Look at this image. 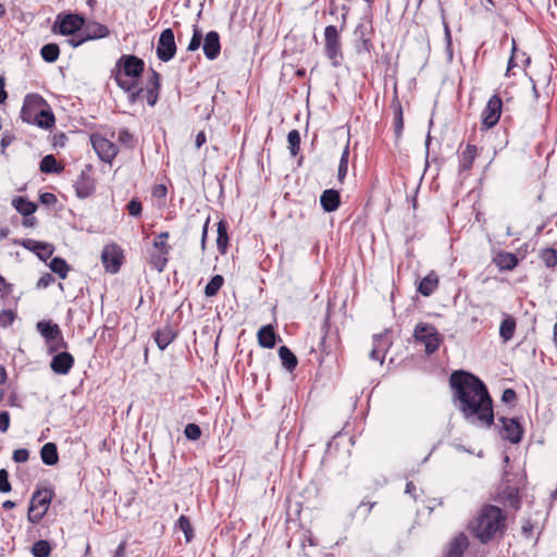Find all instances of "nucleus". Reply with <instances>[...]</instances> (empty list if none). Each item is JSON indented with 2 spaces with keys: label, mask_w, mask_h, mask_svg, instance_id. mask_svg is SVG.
<instances>
[{
  "label": "nucleus",
  "mask_w": 557,
  "mask_h": 557,
  "mask_svg": "<svg viewBox=\"0 0 557 557\" xmlns=\"http://www.w3.org/2000/svg\"><path fill=\"white\" fill-rule=\"evenodd\" d=\"M454 406L472 425L491 428L494 424L493 399L485 383L475 374L456 370L449 376Z\"/></svg>",
  "instance_id": "obj_1"
},
{
  "label": "nucleus",
  "mask_w": 557,
  "mask_h": 557,
  "mask_svg": "<svg viewBox=\"0 0 557 557\" xmlns=\"http://www.w3.org/2000/svg\"><path fill=\"white\" fill-rule=\"evenodd\" d=\"M506 515L495 505H484L471 529L474 536L482 544H487L495 539L497 533H503L506 529Z\"/></svg>",
  "instance_id": "obj_2"
},
{
  "label": "nucleus",
  "mask_w": 557,
  "mask_h": 557,
  "mask_svg": "<svg viewBox=\"0 0 557 557\" xmlns=\"http://www.w3.org/2000/svg\"><path fill=\"white\" fill-rule=\"evenodd\" d=\"M145 70L143 59L134 54H123L112 69V76L116 85L124 91H131L138 86V79Z\"/></svg>",
  "instance_id": "obj_3"
},
{
  "label": "nucleus",
  "mask_w": 557,
  "mask_h": 557,
  "mask_svg": "<svg viewBox=\"0 0 557 557\" xmlns=\"http://www.w3.org/2000/svg\"><path fill=\"white\" fill-rule=\"evenodd\" d=\"M417 343L424 345V351L428 356L433 355L443 342V336L433 324L419 322L412 334Z\"/></svg>",
  "instance_id": "obj_4"
},
{
  "label": "nucleus",
  "mask_w": 557,
  "mask_h": 557,
  "mask_svg": "<svg viewBox=\"0 0 557 557\" xmlns=\"http://www.w3.org/2000/svg\"><path fill=\"white\" fill-rule=\"evenodd\" d=\"M53 497L51 488L36 490L30 498L28 507V521L33 524L39 523L48 511Z\"/></svg>",
  "instance_id": "obj_5"
},
{
  "label": "nucleus",
  "mask_w": 557,
  "mask_h": 557,
  "mask_svg": "<svg viewBox=\"0 0 557 557\" xmlns=\"http://www.w3.org/2000/svg\"><path fill=\"white\" fill-rule=\"evenodd\" d=\"M85 26V16L81 13L62 12L55 17L52 25V32L62 36L74 35L82 32Z\"/></svg>",
  "instance_id": "obj_6"
},
{
  "label": "nucleus",
  "mask_w": 557,
  "mask_h": 557,
  "mask_svg": "<svg viewBox=\"0 0 557 557\" xmlns=\"http://www.w3.org/2000/svg\"><path fill=\"white\" fill-rule=\"evenodd\" d=\"M36 329L49 344L50 354L67 348V342H65L58 324L42 320L36 324Z\"/></svg>",
  "instance_id": "obj_7"
},
{
  "label": "nucleus",
  "mask_w": 557,
  "mask_h": 557,
  "mask_svg": "<svg viewBox=\"0 0 557 557\" xmlns=\"http://www.w3.org/2000/svg\"><path fill=\"white\" fill-rule=\"evenodd\" d=\"M325 55L330 59L333 66L337 67L342 64L343 52L339 39V33L335 25H329L324 28Z\"/></svg>",
  "instance_id": "obj_8"
},
{
  "label": "nucleus",
  "mask_w": 557,
  "mask_h": 557,
  "mask_svg": "<svg viewBox=\"0 0 557 557\" xmlns=\"http://www.w3.org/2000/svg\"><path fill=\"white\" fill-rule=\"evenodd\" d=\"M503 109V100L498 95H493L481 113V125L483 129L493 128L499 121Z\"/></svg>",
  "instance_id": "obj_9"
},
{
  "label": "nucleus",
  "mask_w": 557,
  "mask_h": 557,
  "mask_svg": "<svg viewBox=\"0 0 557 557\" xmlns=\"http://www.w3.org/2000/svg\"><path fill=\"white\" fill-rule=\"evenodd\" d=\"M90 141L99 159L106 163H111L119 153V147L102 135L92 134Z\"/></svg>",
  "instance_id": "obj_10"
},
{
  "label": "nucleus",
  "mask_w": 557,
  "mask_h": 557,
  "mask_svg": "<svg viewBox=\"0 0 557 557\" xmlns=\"http://www.w3.org/2000/svg\"><path fill=\"white\" fill-rule=\"evenodd\" d=\"M156 52L158 59L162 62H169L175 57L176 44L172 28H165L161 32Z\"/></svg>",
  "instance_id": "obj_11"
},
{
  "label": "nucleus",
  "mask_w": 557,
  "mask_h": 557,
  "mask_svg": "<svg viewBox=\"0 0 557 557\" xmlns=\"http://www.w3.org/2000/svg\"><path fill=\"white\" fill-rule=\"evenodd\" d=\"M498 420L503 425L499 434L504 440L511 444H518L522 441L524 430L518 418L500 417Z\"/></svg>",
  "instance_id": "obj_12"
},
{
  "label": "nucleus",
  "mask_w": 557,
  "mask_h": 557,
  "mask_svg": "<svg viewBox=\"0 0 557 557\" xmlns=\"http://www.w3.org/2000/svg\"><path fill=\"white\" fill-rule=\"evenodd\" d=\"M90 172L91 166L86 165L74 183L75 193L79 199L90 197L96 190V181L91 176Z\"/></svg>",
  "instance_id": "obj_13"
},
{
  "label": "nucleus",
  "mask_w": 557,
  "mask_h": 557,
  "mask_svg": "<svg viewBox=\"0 0 557 557\" xmlns=\"http://www.w3.org/2000/svg\"><path fill=\"white\" fill-rule=\"evenodd\" d=\"M372 25L358 24L355 28V50L358 54L368 53L370 54L373 50V44L371 39Z\"/></svg>",
  "instance_id": "obj_14"
},
{
  "label": "nucleus",
  "mask_w": 557,
  "mask_h": 557,
  "mask_svg": "<svg viewBox=\"0 0 557 557\" xmlns=\"http://www.w3.org/2000/svg\"><path fill=\"white\" fill-rule=\"evenodd\" d=\"M46 99L39 94H27L24 98L20 116L23 122L29 124L32 117L36 115L41 108H45Z\"/></svg>",
  "instance_id": "obj_15"
},
{
  "label": "nucleus",
  "mask_w": 557,
  "mask_h": 557,
  "mask_svg": "<svg viewBox=\"0 0 557 557\" xmlns=\"http://www.w3.org/2000/svg\"><path fill=\"white\" fill-rule=\"evenodd\" d=\"M106 270L112 274L117 273L122 265L123 253L115 245L106 246L101 253Z\"/></svg>",
  "instance_id": "obj_16"
},
{
  "label": "nucleus",
  "mask_w": 557,
  "mask_h": 557,
  "mask_svg": "<svg viewBox=\"0 0 557 557\" xmlns=\"http://www.w3.org/2000/svg\"><path fill=\"white\" fill-rule=\"evenodd\" d=\"M52 354L53 356L50 361L51 370L59 375L69 374L74 366V357L65 350L61 351V349Z\"/></svg>",
  "instance_id": "obj_17"
},
{
  "label": "nucleus",
  "mask_w": 557,
  "mask_h": 557,
  "mask_svg": "<svg viewBox=\"0 0 557 557\" xmlns=\"http://www.w3.org/2000/svg\"><path fill=\"white\" fill-rule=\"evenodd\" d=\"M496 500L508 505L509 507L518 510L521 507V498L519 496V488L509 484H504L497 494Z\"/></svg>",
  "instance_id": "obj_18"
},
{
  "label": "nucleus",
  "mask_w": 557,
  "mask_h": 557,
  "mask_svg": "<svg viewBox=\"0 0 557 557\" xmlns=\"http://www.w3.org/2000/svg\"><path fill=\"white\" fill-rule=\"evenodd\" d=\"M21 245L25 249L34 252L42 261H47L49 258H51L54 251L53 245L29 238L23 239Z\"/></svg>",
  "instance_id": "obj_19"
},
{
  "label": "nucleus",
  "mask_w": 557,
  "mask_h": 557,
  "mask_svg": "<svg viewBox=\"0 0 557 557\" xmlns=\"http://www.w3.org/2000/svg\"><path fill=\"white\" fill-rule=\"evenodd\" d=\"M202 50L206 58L210 61L215 60L221 52L220 35L215 30H210L206 34L202 45Z\"/></svg>",
  "instance_id": "obj_20"
},
{
  "label": "nucleus",
  "mask_w": 557,
  "mask_h": 557,
  "mask_svg": "<svg viewBox=\"0 0 557 557\" xmlns=\"http://www.w3.org/2000/svg\"><path fill=\"white\" fill-rule=\"evenodd\" d=\"M82 33L84 34L85 39L89 41L108 37L110 35V29L107 25L99 22L85 20V26L82 27Z\"/></svg>",
  "instance_id": "obj_21"
},
{
  "label": "nucleus",
  "mask_w": 557,
  "mask_h": 557,
  "mask_svg": "<svg viewBox=\"0 0 557 557\" xmlns=\"http://www.w3.org/2000/svg\"><path fill=\"white\" fill-rule=\"evenodd\" d=\"M151 76L146 84V99L150 107H154L159 99V92L161 89V76L160 74L150 69Z\"/></svg>",
  "instance_id": "obj_22"
},
{
  "label": "nucleus",
  "mask_w": 557,
  "mask_h": 557,
  "mask_svg": "<svg viewBox=\"0 0 557 557\" xmlns=\"http://www.w3.org/2000/svg\"><path fill=\"white\" fill-rule=\"evenodd\" d=\"M177 336L176 331L171 323H166L162 327L158 329L153 338L160 350H164Z\"/></svg>",
  "instance_id": "obj_23"
},
{
  "label": "nucleus",
  "mask_w": 557,
  "mask_h": 557,
  "mask_svg": "<svg viewBox=\"0 0 557 557\" xmlns=\"http://www.w3.org/2000/svg\"><path fill=\"white\" fill-rule=\"evenodd\" d=\"M32 119L33 120L29 124L36 125L44 129L53 127L55 123L53 111L48 102L45 104V108H41L40 111H38Z\"/></svg>",
  "instance_id": "obj_24"
},
{
  "label": "nucleus",
  "mask_w": 557,
  "mask_h": 557,
  "mask_svg": "<svg viewBox=\"0 0 557 557\" xmlns=\"http://www.w3.org/2000/svg\"><path fill=\"white\" fill-rule=\"evenodd\" d=\"M320 205L327 212L336 211L341 206V194L334 188L325 189L320 196Z\"/></svg>",
  "instance_id": "obj_25"
},
{
  "label": "nucleus",
  "mask_w": 557,
  "mask_h": 557,
  "mask_svg": "<svg viewBox=\"0 0 557 557\" xmlns=\"http://www.w3.org/2000/svg\"><path fill=\"white\" fill-rule=\"evenodd\" d=\"M387 350V338L384 334L373 335V348L369 354L370 359L379 361L381 364L384 361Z\"/></svg>",
  "instance_id": "obj_26"
},
{
  "label": "nucleus",
  "mask_w": 557,
  "mask_h": 557,
  "mask_svg": "<svg viewBox=\"0 0 557 557\" xmlns=\"http://www.w3.org/2000/svg\"><path fill=\"white\" fill-rule=\"evenodd\" d=\"M391 107L394 112V121H393L394 134H395L396 141H398L400 139V137L403 135V131H404V114H403L401 103H400L397 95L393 98Z\"/></svg>",
  "instance_id": "obj_27"
},
{
  "label": "nucleus",
  "mask_w": 557,
  "mask_h": 557,
  "mask_svg": "<svg viewBox=\"0 0 557 557\" xmlns=\"http://www.w3.org/2000/svg\"><path fill=\"white\" fill-rule=\"evenodd\" d=\"M469 545L468 537L465 533H459L449 543L446 557H462Z\"/></svg>",
  "instance_id": "obj_28"
},
{
  "label": "nucleus",
  "mask_w": 557,
  "mask_h": 557,
  "mask_svg": "<svg viewBox=\"0 0 557 557\" xmlns=\"http://www.w3.org/2000/svg\"><path fill=\"white\" fill-rule=\"evenodd\" d=\"M257 336L259 345L263 348H273L276 345V341L280 339L271 324L260 327Z\"/></svg>",
  "instance_id": "obj_29"
},
{
  "label": "nucleus",
  "mask_w": 557,
  "mask_h": 557,
  "mask_svg": "<svg viewBox=\"0 0 557 557\" xmlns=\"http://www.w3.org/2000/svg\"><path fill=\"white\" fill-rule=\"evenodd\" d=\"M496 265L502 271H511L518 265V257L512 252L502 251L494 258Z\"/></svg>",
  "instance_id": "obj_30"
},
{
  "label": "nucleus",
  "mask_w": 557,
  "mask_h": 557,
  "mask_svg": "<svg viewBox=\"0 0 557 557\" xmlns=\"http://www.w3.org/2000/svg\"><path fill=\"white\" fill-rule=\"evenodd\" d=\"M438 286V276L435 274V272L429 273L426 276H424L418 285V292L424 296L429 297L431 296L435 289Z\"/></svg>",
  "instance_id": "obj_31"
},
{
  "label": "nucleus",
  "mask_w": 557,
  "mask_h": 557,
  "mask_svg": "<svg viewBox=\"0 0 557 557\" xmlns=\"http://www.w3.org/2000/svg\"><path fill=\"white\" fill-rule=\"evenodd\" d=\"M478 148L475 145L468 144L465 150L459 156V171L465 172L469 171L476 157Z\"/></svg>",
  "instance_id": "obj_32"
},
{
  "label": "nucleus",
  "mask_w": 557,
  "mask_h": 557,
  "mask_svg": "<svg viewBox=\"0 0 557 557\" xmlns=\"http://www.w3.org/2000/svg\"><path fill=\"white\" fill-rule=\"evenodd\" d=\"M13 208L23 216L27 218L36 212L37 205L30 200H28L26 197H15L12 200Z\"/></svg>",
  "instance_id": "obj_33"
},
{
  "label": "nucleus",
  "mask_w": 557,
  "mask_h": 557,
  "mask_svg": "<svg viewBox=\"0 0 557 557\" xmlns=\"http://www.w3.org/2000/svg\"><path fill=\"white\" fill-rule=\"evenodd\" d=\"M41 461L46 466H54L59 462L58 447L54 443L48 442L40 449Z\"/></svg>",
  "instance_id": "obj_34"
},
{
  "label": "nucleus",
  "mask_w": 557,
  "mask_h": 557,
  "mask_svg": "<svg viewBox=\"0 0 557 557\" xmlns=\"http://www.w3.org/2000/svg\"><path fill=\"white\" fill-rule=\"evenodd\" d=\"M516 326V319L512 315L505 314V318L499 326V336L504 343L509 342L513 337Z\"/></svg>",
  "instance_id": "obj_35"
},
{
  "label": "nucleus",
  "mask_w": 557,
  "mask_h": 557,
  "mask_svg": "<svg viewBox=\"0 0 557 557\" xmlns=\"http://www.w3.org/2000/svg\"><path fill=\"white\" fill-rule=\"evenodd\" d=\"M228 225L225 220H221L218 222V236H216V248L221 255H224L227 251L228 247Z\"/></svg>",
  "instance_id": "obj_36"
},
{
  "label": "nucleus",
  "mask_w": 557,
  "mask_h": 557,
  "mask_svg": "<svg viewBox=\"0 0 557 557\" xmlns=\"http://www.w3.org/2000/svg\"><path fill=\"white\" fill-rule=\"evenodd\" d=\"M278 357L282 362V366L287 371L293 372L296 369L298 364L297 357L287 346H281L278 348Z\"/></svg>",
  "instance_id": "obj_37"
},
{
  "label": "nucleus",
  "mask_w": 557,
  "mask_h": 557,
  "mask_svg": "<svg viewBox=\"0 0 557 557\" xmlns=\"http://www.w3.org/2000/svg\"><path fill=\"white\" fill-rule=\"evenodd\" d=\"M39 170L46 174H59L63 171V166L58 163L53 154H47L41 159Z\"/></svg>",
  "instance_id": "obj_38"
},
{
  "label": "nucleus",
  "mask_w": 557,
  "mask_h": 557,
  "mask_svg": "<svg viewBox=\"0 0 557 557\" xmlns=\"http://www.w3.org/2000/svg\"><path fill=\"white\" fill-rule=\"evenodd\" d=\"M50 270L57 274L60 278L64 280L67 276V273L70 271V265L65 261V259L61 257H53L50 259L49 262Z\"/></svg>",
  "instance_id": "obj_39"
},
{
  "label": "nucleus",
  "mask_w": 557,
  "mask_h": 557,
  "mask_svg": "<svg viewBox=\"0 0 557 557\" xmlns=\"http://www.w3.org/2000/svg\"><path fill=\"white\" fill-rule=\"evenodd\" d=\"M169 250H157L151 252L150 255V264L153 269H156L159 273L163 272L169 261L168 255Z\"/></svg>",
  "instance_id": "obj_40"
},
{
  "label": "nucleus",
  "mask_w": 557,
  "mask_h": 557,
  "mask_svg": "<svg viewBox=\"0 0 557 557\" xmlns=\"http://www.w3.org/2000/svg\"><path fill=\"white\" fill-rule=\"evenodd\" d=\"M40 55L46 62L53 63L59 59L60 48L54 42L46 44L40 49Z\"/></svg>",
  "instance_id": "obj_41"
},
{
  "label": "nucleus",
  "mask_w": 557,
  "mask_h": 557,
  "mask_svg": "<svg viewBox=\"0 0 557 557\" xmlns=\"http://www.w3.org/2000/svg\"><path fill=\"white\" fill-rule=\"evenodd\" d=\"M349 145L347 144L342 151L339 164L337 169V181L343 184L348 172V160H349Z\"/></svg>",
  "instance_id": "obj_42"
},
{
  "label": "nucleus",
  "mask_w": 557,
  "mask_h": 557,
  "mask_svg": "<svg viewBox=\"0 0 557 557\" xmlns=\"http://www.w3.org/2000/svg\"><path fill=\"white\" fill-rule=\"evenodd\" d=\"M224 284V277L216 274L211 277L205 287V295L207 297H214Z\"/></svg>",
  "instance_id": "obj_43"
},
{
  "label": "nucleus",
  "mask_w": 557,
  "mask_h": 557,
  "mask_svg": "<svg viewBox=\"0 0 557 557\" xmlns=\"http://www.w3.org/2000/svg\"><path fill=\"white\" fill-rule=\"evenodd\" d=\"M32 554L34 557H49L51 554L50 543L46 540L35 542L32 547Z\"/></svg>",
  "instance_id": "obj_44"
},
{
  "label": "nucleus",
  "mask_w": 557,
  "mask_h": 557,
  "mask_svg": "<svg viewBox=\"0 0 557 557\" xmlns=\"http://www.w3.org/2000/svg\"><path fill=\"white\" fill-rule=\"evenodd\" d=\"M288 149L293 157H296L300 151V133L297 129H292L287 135Z\"/></svg>",
  "instance_id": "obj_45"
},
{
  "label": "nucleus",
  "mask_w": 557,
  "mask_h": 557,
  "mask_svg": "<svg viewBox=\"0 0 557 557\" xmlns=\"http://www.w3.org/2000/svg\"><path fill=\"white\" fill-rule=\"evenodd\" d=\"M540 258L547 268H555L557 265V250L554 248L542 249Z\"/></svg>",
  "instance_id": "obj_46"
},
{
  "label": "nucleus",
  "mask_w": 557,
  "mask_h": 557,
  "mask_svg": "<svg viewBox=\"0 0 557 557\" xmlns=\"http://www.w3.org/2000/svg\"><path fill=\"white\" fill-rule=\"evenodd\" d=\"M177 527L184 533L186 542L189 543L194 537V530L188 517L182 515L177 520Z\"/></svg>",
  "instance_id": "obj_47"
},
{
  "label": "nucleus",
  "mask_w": 557,
  "mask_h": 557,
  "mask_svg": "<svg viewBox=\"0 0 557 557\" xmlns=\"http://www.w3.org/2000/svg\"><path fill=\"white\" fill-rule=\"evenodd\" d=\"M117 140L131 149H133L137 143L135 136L127 128H122L119 131Z\"/></svg>",
  "instance_id": "obj_48"
},
{
  "label": "nucleus",
  "mask_w": 557,
  "mask_h": 557,
  "mask_svg": "<svg viewBox=\"0 0 557 557\" xmlns=\"http://www.w3.org/2000/svg\"><path fill=\"white\" fill-rule=\"evenodd\" d=\"M201 434V428L196 423H188L184 429V435L189 441H198Z\"/></svg>",
  "instance_id": "obj_49"
},
{
  "label": "nucleus",
  "mask_w": 557,
  "mask_h": 557,
  "mask_svg": "<svg viewBox=\"0 0 557 557\" xmlns=\"http://www.w3.org/2000/svg\"><path fill=\"white\" fill-rule=\"evenodd\" d=\"M443 26H444V37H445V42H446L445 50L448 55V59L451 60L453 59V39H451V33H450L449 25L445 20L443 21Z\"/></svg>",
  "instance_id": "obj_50"
},
{
  "label": "nucleus",
  "mask_w": 557,
  "mask_h": 557,
  "mask_svg": "<svg viewBox=\"0 0 557 557\" xmlns=\"http://www.w3.org/2000/svg\"><path fill=\"white\" fill-rule=\"evenodd\" d=\"M201 40H202L201 32L197 28V26H194V33H193L191 39L188 44L187 50L191 51V52L198 50L199 47L201 46Z\"/></svg>",
  "instance_id": "obj_51"
},
{
  "label": "nucleus",
  "mask_w": 557,
  "mask_h": 557,
  "mask_svg": "<svg viewBox=\"0 0 557 557\" xmlns=\"http://www.w3.org/2000/svg\"><path fill=\"white\" fill-rule=\"evenodd\" d=\"M15 320V313L11 309H3L0 312V326L9 327Z\"/></svg>",
  "instance_id": "obj_52"
},
{
  "label": "nucleus",
  "mask_w": 557,
  "mask_h": 557,
  "mask_svg": "<svg viewBox=\"0 0 557 557\" xmlns=\"http://www.w3.org/2000/svg\"><path fill=\"white\" fill-rule=\"evenodd\" d=\"M170 234L168 232H162L158 235V237L153 242V248L156 250H169L171 247L166 244V239L169 238Z\"/></svg>",
  "instance_id": "obj_53"
},
{
  "label": "nucleus",
  "mask_w": 557,
  "mask_h": 557,
  "mask_svg": "<svg viewBox=\"0 0 557 557\" xmlns=\"http://www.w3.org/2000/svg\"><path fill=\"white\" fill-rule=\"evenodd\" d=\"M126 208H127L128 214L132 215V216H139L141 214V212H143V205L136 198L132 199L127 203Z\"/></svg>",
  "instance_id": "obj_54"
},
{
  "label": "nucleus",
  "mask_w": 557,
  "mask_h": 557,
  "mask_svg": "<svg viewBox=\"0 0 557 557\" xmlns=\"http://www.w3.org/2000/svg\"><path fill=\"white\" fill-rule=\"evenodd\" d=\"M11 488L9 472L5 469H0V493H9Z\"/></svg>",
  "instance_id": "obj_55"
},
{
  "label": "nucleus",
  "mask_w": 557,
  "mask_h": 557,
  "mask_svg": "<svg viewBox=\"0 0 557 557\" xmlns=\"http://www.w3.org/2000/svg\"><path fill=\"white\" fill-rule=\"evenodd\" d=\"M70 36L71 37L66 40V42L72 48H77L88 41L87 39H85V36L82 32H78V33H76L74 35H70Z\"/></svg>",
  "instance_id": "obj_56"
},
{
  "label": "nucleus",
  "mask_w": 557,
  "mask_h": 557,
  "mask_svg": "<svg viewBox=\"0 0 557 557\" xmlns=\"http://www.w3.org/2000/svg\"><path fill=\"white\" fill-rule=\"evenodd\" d=\"M29 458V451L26 448H18L13 451L12 459L16 463L26 462Z\"/></svg>",
  "instance_id": "obj_57"
},
{
  "label": "nucleus",
  "mask_w": 557,
  "mask_h": 557,
  "mask_svg": "<svg viewBox=\"0 0 557 557\" xmlns=\"http://www.w3.org/2000/svg\"><path fill=\"white\" fill-rule=\"evenodd\" d=\"M53 282H54V277L52 276V274L46 272L39 277L36 286L38 289H45V288L49 287Z\"/></svg>",
  "instance_id": "obj_58"
},
{
  "label": "nucleus",
  "mask_w": 557,
  "mask_h": 557,
  "mask_svg": "<svg viewBox=\"0 0 557 557\" xmlns=\"http://www.w3.org/2000/svg\"><path fill=\"white\" fill-rule=\"evenodd\" d=\"M39 201L45 206H53L57 203V196L52 193L46 191L39 195Z\"/></svg>",
  "instance_id": "obj_59"
},
{
  "label": "nucleus",
  "mask_w": 557,
  "mask_h": 557,
  "mask_svg": "<svg viewBox=\"0 0 557 557\" xmlns=\"http://www.w3.org/2000/svg\"><path fill=\"white\" fill-rule=\"evenodd\" d=\"M15 139L14 135H12L11 133H4L2 135V138H1V141H0V153H4L5 151V148L9 147L13 140Z\"/></svg>",
  "instance_id": "obj_60"
},
{
  "label": "nucleus",
  "mask_w": 557,
  "mask_h": 557,
  "mask_svg": "<svg viewBox=\"0 0 557 557\" xmlns=\"http://www.w3.org/2000/svg\"><path fill=\"white\" fill-rule=\"evenodd\" d=\"M128 94V102L131 104H135L138 99L141 97V95L144 94V88H138L137 86L132 89L131 91H126Z\"/></svg>",
  "instance_id": "obj_61"
},
{
  "label": "nucleus",
  "mask_w": 557,
  "mask_h": 557,
  "mask_svg": "<svg viewBox=\"0 0 557 557\" xmlns=\"http://www.w3.org/2000/svg\"><path fill=\"white\" fill-rule=\"evenodd\" d=\"M10 426V413L8 411L0 412V431L7 432Z\"/></svg>",
  "instance_id": "obj_62"
},
{
  "label": "nucleus",
  "mask_w": 557,
  "mask_h": 557,
  "mask_svg": "<svg viewBox=\"0 0 557 557\" xmlns=\"http://www.w3.org/2000/svg\"><path fill=\"white\" fill-rule=\"evenodd\" d=\"M516 398H517V394H516V392L512 388H506L503 392V395H502V401L503 403L510 404V403L515 401Z\"/></svg>",
  "instance_id": "obj_63"
},
{
  "label": "nucleus",
  "mask_w": 557,
  "mask_h": 557,
  "mask_svg": "<svg viewBox=\"0 0 557 557\" xmlns=\"http://www.w3.org/2000/svg\"><path fill=\"white\" fill-rule=\"evenodd\" d=\"M67 141V137L64 133H59L53 136V146L54 147H64Z\"/></svg>",
  "instance_id": "obj_64"
}]
</instances>
